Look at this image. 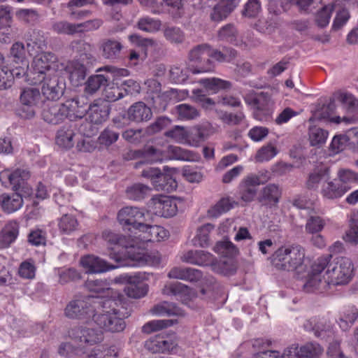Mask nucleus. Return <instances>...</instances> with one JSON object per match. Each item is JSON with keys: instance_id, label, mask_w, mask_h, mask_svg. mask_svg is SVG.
Masks as SVG:
<instances>
[{"instance_id": "nucleus-3", "label": "nucleus", "mask_w": 358, "mask_h": 358, "mask_svg": "<svg viewBox=\"0 0 358 358\" xmlns=\"http://www.w3.org/2000/svg\"><path fill=\"white\" fill-rule=\"evenodd\" d=\"M102 312L94 315V322L101 328L111 332H120L124 329V319L128 317V313L117 302L108 299L101 302Z\"/></svg>"}, {"instance_id": "nucleus-30", "label": "nucleus", "mask_w": 358, "mask_h": 358, "mask_svg": "<svg viewBox=\"0 0 358 358\" xmlns=\"http://www.w3.org/2000/svg\"><path fill=\"white\" fill-rule=\"evenodd\" d=\"M281 194V188L278 185L270 183L262 188L260 192L259 200L260 202L273 206L279 202Z\"/></svg>"}, {"instance_id": "nucleus-26", "label": "nucleus", "mask_w": 358, "mask_h": 358, "mask_svg": "<svg viewBox=\"0 0 358 358\" xmlns=\"http://www.w3.org/2000/svg\"><path fill=\"white\" fill-rule=\"evenodd\" d=\"M152 115L151 109L143 102L134 103L127 110L129 120L137 123L148 121Z\"/></svg>"}, {"instance_id": "nucleus-23", "label": "nucleus", "mask_w": 358, "mask_h": 358, "mask_svg": "<svg viewBox=\"0 0 358 358\" xmlns=\"http://www.w3.org/2000/svg\"><path fill=\"white\" fill-rule=\"evenodd\" d=\"M65 70L73 86L78 87L83 84L87 75V69L83 64L78 61H71L68 62Z\"/></svg>"}, {"instance_id": "nucleus-16", "label": "nucleus", "mask_w": 358, "mask_h": 358, "mask_svg": "<svg viewBox=\"0 0 358 358\" xmlns=\"http://www.w3.org/2000/svg\"><path fill=\"white\" fill-rule=\"evenodd\" d=\"M38 84L41 85L43 95L49 100H57L63 94L64 83L59 81L55 73H48Z\"/></svg>"}, {"instance_id": "nucleus-4", "label": "nucleus", "mask_w": 358, "mask_h": 358, "mask_svg": "<svg viewBox=\"0 0 358 358\" xmlns=\"http://www.w3.org/2000/svg\"><path fill=\"white\" fill-rule=\"evenodd\" d=\"M305 255V249L300 245H282L273 254L271 262L278 269L293 271L303 264Z\"/></svg>"}, {"instance_id": "nucleus-5", "label": "nucleus", "mask_w": 358, "mask_h": 358, "mask_svg": "<svg viewBox=\"0 0 358 358\" xmlns=\"http://www.w3.org/2000/svg\"><path fill=\"white\" fill-rule=\"evenodd\" d=\"M62 66L55 54L49 52L38 53L34 57L31 70L27 74L26 80L31 85H38L45 75L55 73Z\"/></svg>"}, {"instance_id": "nucleus-57", "label": "nucleus", "mask_w": 358, "mask_h": 358, "mask_svg": "<svg viewBox=\"0 0 358 358\" xmlns=\"http://www.w3.org/2000/svg\"><path fill=\"white\" fill-rule=\"evenodd\" d=\"M117 83H112L106 85L103 95L108 101H115L124 96L123 90L117 86Z\"/></svg>"}, {"instance_id": "nucleus-32", "label": "nucleus", "mask_w": 358, "mask_h": 358, "mask_svg": "<svg viewBox=\"0 0 358 358\" xmlns=\"http://www.w3.org/2000/svg\"><path fill=\"white\" fill-rule=\"evenodd\" d=\"M236 8V5L230 0H220L216 4L210 17L211 20L214 22H221L226 19L229 14Z\"/></svg>"}, {"instance_id": "nucleus-42", "label": "nucleus", "mask_w": 358, "mask_h": 358, "mask_svg": "<svg viewBox=\"0 0 358 358\" xmlns=\"http://www.w3.org/2000/svg\"><path fill=\"white\" fill-rule=\"evenodd\" d=\"M214 229V226L210 223L205 224L196 230V234L192 239L194 246L206 248L210 245V231Z\"/></svg>"}, {"instance_id": "nucleus-18", "label": "nucleus", "mask_w": 358, "mask_h": 358, "mask_svg": "<svg viewBox=\"0 0 358 358\" xmlns=\"http://www.w3.org/2000/svg\"><path fill=\"white\" fill-rule=\"evenodd\" d=\"M110 113L108 105L103 100H95L87 110V119L94 124H101L107 120Z\"/></svg>"}, {"instance_id": "nucleus-60", "label": "nucleus", "mask_w": 358, "mask_h": 358, "mask_svg": "<svg viewBox=\"0 0 358 358\" xmlns=\"http://www.w3.org/2000/svg\"><path fill=\"white\" fill-rule=\"evenodd\" d=\"M10 57L17 64L27 62L24 45L22 42L14 43L10 50Z\"/></svg>"}, {"instance_id": "nucleus-64", "label": "nucleus", "mask_w": 358, "mask_h": 358, "mask_svg": "<svg viewBox=\"0 0 358 358\" xmlns=\"http://www.w3.org/2000/svg\"><path fill=\"white\" fill-rule=\"evenodd\" d=\"M237 37V30L231 24L223 26L218 31V38L221 41L235 43Z\"/></svg>"}, {"instance_id": "nucleus-19", "label": "nucleus", "mask_w": 358, "mask_h": 358, "mask_svg": "<svg viewBox=\"0 0 358 358\" xmlns=\"http://www.w3.org/2000/svg\"><path fill=\"white\" fill-rule=\"evenodd\" d=\"M81 266L89 273H100L114 269L119 266H112L104 259L94 255H87L80 259Z\"/></svg>"}, {"instance_id": "nucleus-11", "label": "nucleus", "mask_w": 358, "mask_h": 358, "mask_svg": "<svg viewBox=\"0 0 358 358\" xmlns=\"http://www.w3.org/2000/svg\"><path fill=\"white\" fill-rule=\"evenodd\" d=\"M29 176V171L24 169H18L13 172L5 170L0 173V180L5 185H11L15 191L21 189L24 192L23 196H29L32 193L31 189L26 184V180Z\"/></svg>"}, {"instance_id": "nucleus-40", "label": "nucleus", "mask_w": 358, "mask_h": 358, "mask_svg": "<svg viewBox=\"0 0 358 358\" xmlns=\"http://www.w3.org/2000/svg\"><path fill=\"white\" fill-rule=\"evenodd\" d=\"M308 135L310 145L313 147H320L326 143L329 132L322 127L312 125L308 128Z\"/></svg>"}, {"instance_id": "nucleus-6", "label": "nucleus", "mask_w": 358, "mask_h": 358, "mask_svg": "<svg viewBox=\"0 0 358 358\" xmlns=\"http://www.w3.org/2000/svg\"><path fill=\"white\" fill-rule=\"evenodd\" d=\"M59 354L67 358H117L118 349L116 346H98L87 353L81 348H75L70 343H62Z\"/></svg>"}, {"instance_id": "nucleus-34", "label": "nucleus", "mask_w": 358, "mask_h": 358, "mask_svg": "<svg viewBox=\"0 0 358 358\" xmlns=\"http://www.w3.org/2000/svg\"><path fill=\"white\" fill-rule=\"evenodd\" d=\"M349 189V186L341 185L338 182L329 181L322 184L321 194L326 199H335L341 197Z\"/></svg>"}, {"instance_id": "nucleus-59", "label": "nucleus", "mask_w": 358, "mask_h": 358, "mask_svg": "<svg viewBox=\"0 0 358 358\" xmlns=\"http://www.w3.org/2000/svg\"><path fill=\"white\" fill-rule=\"evenodd\" d=\"M189 71V66L188 69H182L179 66L171 67L169 73V80L176 84H181L187 80L188 78V72Z\"/></svg>"}, {"instance_id": "nucleus-10", "label": "nucleus", "mask_w": 358, "mask_h": 358, "mask_svg": "<svg viewBox=\"0 0 358 358\" xmlns=\"http://www.w3.org/2000/svg\"><path fill=\"white\" fill-rule=\"evenodd\" d=\"M102 297V296H88L71 301L66 307L65 315L72 319L85 320L87 322L92 317L94 320V305L92 306L91 301L94 298Z\"/></svg>"}, {"instance_id": "nucleus-24", "label": "nucleus", "mask_w": 358, "mask_h": 358, "mask_svg": "<svg viewBox=\"0 0 358 358\" xmlns=\"http://www.w3.org/2000/svg\"><path fill=\"white\" fill-rule=\"evenodd\" d=\"M163 293L166 295L178 296L184 303H187L196 296L194 291L179 282L167 283L163 289Z\"/></svg>"}, {"instance_id": "nucleus-1", "label": "nucleus", "mask_w": 358, "mask_h": 358, "mask_svg": "<svg viewBox=\"0 0 358 358\" xmlns=\"http://www.w3.org/2000/svg\"><path fill=\"white\" fill-rule=\"evenodd\" d=\"M354 271V264L348 257L331 259V255L320 257L310 266L303 289L313 292L326 289L330 285H346L352 280Z\"/></svg>"}, {"instance_id": "nucleus-50", "label": "nucleus", "mask_w": 358, "mask_h": 358, "mask_svg": "<svg viewBox=\"0 0 358 358\" xmlns=\"http://www.w3.org/2000/svg\"><path fill=\"white\" fill-rule=\"evenodd\" d=\"M177 323L176 320H154L145 323L142 328L144 333L150 334Z\"/></svg>"}, {"instance_id": "nucleus-13", "label": "nucleus", "mask_w": 358, "mask_h": 358, "mask_svg": "<svg viewBox=\"0 0 358 358\" xmlns=\"http://www.w3.org/2000/svg\"><path fill=\"white\" fill-rule=\"evenodd\" d=\"M149 208L152 213L164 217L175 215L178 210L176 201L164 195L153 197L149 203Z\"/></svg>"}, {"instance_id": "nucleus-43", "label": "nucleus", "mask_w": 358, "mask_h": 358, "mask_svg": "<svg viewBox=\"0 0 358 358\" xmlns=\"http://www.w3.org/2000/svg\"><path fill=\"white\" fill-rule=\"evenodd\" d=\"M141 231L148 234V236L143 238V241H161L167 238L169 235L167 230L158 225L146 224V227L143 228Z\"/></svg>"}, {"instance_id": "nucleus-62", "label": "nucleus", "mask_w": 358, "mask_h": 358, "mask_svg": "<svg viewBox=\"0 0 358 358\" xmlns=\"http://www.w3.org/2000/svg\"><path fill=\"white\" fill-rule=\"evenodd\" d=\"M325 221L320 216H310L306 223V231L308 234L320 233L324 229Z\"/></svg>"}, {"instance_id": "nucleus-54", "label": "nucleus", "mask_w": 358, "mask_h": 358, "mask_svg": "<svg viewBox=\"0 0 358 358\" xmlns=\"http://www.w3.org/2000/svg\"><path fill=\"white\" fill-rule=\"evenodd\" d=\"M58 225L61 232L69 234L77 229L78 223L74 216L66 214L60 218Z\"/></svg>"}, {"instance_id": "nucleus-33", "label": "nucleus", "mask_w": 358, "mask_h": 358, "mask_svg": "<svg viewBox=\"0 0 358 358\" xmlns=\"http://www.w3.org/2000/svg\"><path fill=\"white\" fill-rule=\"evenodd\" d=\"M19 234L18 224L15 221H10L5 225L0 232V248H6L10 246Z\"/></svg>"}, {"instance_id": "nucleus-2", "label": "nucleus", "mask_w": 358, "mask_h": 358, "mask_svg": "<svg viewBox=\"0 0 358 358\" xmlns=\"http://www.w3.org/2000/svg\"><path fill=\"white\" fill-rule=\"evenodd\" d=\"M103 237L110 251L109 256L120 263L119 266H141L147 262V257L137 237L131 238L105 231Z\"/></svg>"}, {"instance_id": "nucleus-48", "label": "nucleus", "mask_w": 358, "mask_h": 358, "mask_svg": "<svg viewBox=\"0 0 358 358\" xmlns=\"http://www.w3.org/2000/svg\"><path fill=\"white\" fill-rule=\"evenodd\" d=\"M322 352V348L315 343H308L301 346L299 345L300 358H319Z\"/></svg>"}, {"instance_id": "nucleus-7", "label": "nucleus", "mask_w": 358, "mask_h": 358, "mask_svg": "<svg viewBox=\"0 0 358 358\" xmlns=\"http://www.w3.org/2000/svg\"><path fill=\"white\" fill-rule=\"evenodd\" d=\"M210 46L206 43L192 48L188 55L190 72L199 74L213 71L214 65L210 59Z\"/></svg>"}, {"instance_id": "nucleus-38", "label": "nucleus", "mask_w": 358, "mask_h": 358, "mask_svg": "<svg viewBox=\"0 0 358 358\" xmlns=\"http://www.w3.org/2000/svg\"><path fill=\"white\" fill-rule=\"evenodd\" d=\"M151 313L154 315L164 316V315H184L183 310L178 307L175 303L163 301L153 306L151 309Z\"/></svg>"}, {"instance_id": "nucleus-17", "label": "nucleus", "mask_w": 358, "mask_h": 358, "mask_svg": "<svg viewBox=\"0 0 358 358\" xmlns=\"http://www.w3.org/2000/svg\"><path fill=\"white\" fill-rule=\"evenodd\" d=\"M337 99L345 106H348L350 113H355L356 115L352 117H343V118L340 116H334L330 118V121L336 124H339L342 122L346 124L357 122L358 120V101L354 96L349 93L341 92L338 94Z\"/></svg>"}, {"instance_id": "nucleus-28", "label": "nucleus", "mask_w": 358, "mask_h": 358, "mask_svg": "<svg viewBox=\"0 0 358 358\" xmlns=\"http://www.w3.org/2000/svg\"><path fill=\"white\" fill-rule=\"evenodd\" d=\"M95 3V0H70L66 3L69 10V16L73 20H81L91 15L88 10H79L78 8L87 7Z\"/></svg>"}, {"instance_id": "nucleus-20", "label": "nucleus", "mask_w": 358, "mask_h": 358, "mask_svg": "<svg viewBox=\"0 0 358 358\" xmlns=\"http://www.w3.org/2000/svg\"><path fill=\"white\" fill-rule=\"evenodd\" d=\"M214 132V128L210 124L187 129L186 144L192 147H198Z\"/></svg>"}, {"instance_id": "nucleus-9", "label": "nucleus", "mask_w": 358, "mask_h": 358, "mask_svg": "<svg viewBox=\"0 0 358 358\" xmlns=\"http://www.w3.org/2000/svg\"><path fill=\"white\" fill-rule=\"evenodd\" d=\"M69 342L75 348H81L85 351L84 345H93L103 340L101 330L90 327H76L69 331Z\"/></svg>"}, {"instance_id": "nucleus-15", "label": "nucleus", "mask_w": 358, "mask_h": 358, "mask_svg": "<svg viewBox=\"0 0 358 358\" xmlns=\"http://www.w3.org/2000/svg\"><path fill=\"white\" fill-rule=\"evenodd\" d=\"M144 211L136 207H125L120 210L117 218L123 226H131L134 229L140 231L146 227L143 224Z\"/></svg>"}, {"instance_id": "nucleus-56", "label": "nucleus", "mask_w": 358, "mask_h": 358, "mask_svg": "<svg viewBox=\"0 0 358 358\" xmlns=\"http://www.w3.org/2000/svg\"><path fill=\"white\" fill-rule=\"evenodd\" d=\"M338 178L341 185L349 186L358 181V173L352 170L341 169L338 171Z\"/></svg>"}, {"instance_id": "nucleus-41", "label": "nucleus", "mask_w": 358, "mask_h": 358, "mask_svg": "<svg viewBox=\"0 0 358 358\" xmlns=\"http://www.w3.org/2000/svg\"><path fill=\"white\" fill-rule=\"evenodd\" d=\"M110 78L101 74L90 76L85 83V92L87 94H94L101 86H105Z\"/></svg>"}, {"instance_id": "nucleus-55", "label": "nucleus", "mask_w": 358, "mask_h": 358, "mask_svg": "<svg viewBox=\"0 0 358 358\" xmlns=\"http://www.w3.org/2000/svg\"><path fill=\"white\" fill-rule=\"evenodd\" d=\"M119 138V133L112 130L109 127L105 128L100 134L97 143L103 147L108 148L115 143Z\"/></svg>"}, {"instance_id": "nucleus-58", "label": "nucleus", "mask_w": 358, "mask_h": 358, "mask_svg": "<svg viewBox=\"0 0 358 358\" xmlns=\"http://www.w3.org/2000/svg\"><path fill=\"white\" fill-rule=\"evenodd\" d=\"M150 190L148 186L138 183L128 187L126 192L130 199L140 200L143 199Z\"/></svg>"}, {"instance_id": "nucleus-12", "label": "nucleus", "mask_w": 358, "mask_h": 358, "mask_svg": "<svg viewBox=\"0 0 358 358\" xmlns=\"http://www.w3.org/2000/svg\"><path fill=\"white\" fill-rule=\"evenodd\" d=\"M40 100L41 94L38 89L34 87L23 89L20 96L22 105L20 109V115L25 119L34 117Z\"/></svg>"}, {"instance_id": "nucleus-47", "label": "nucleus", "mask_w": 358, "mask_h": 358, "mask_svg": "<svg viewBox=\"0 0 358 358\" xmlns=\"http://www.w3.org/2000/svg\"><path fill=\"white\" fill-rule=\"evenodd\" d=\"M137 27L141 31L155 33L161 29L162 21L159 19L145 16L138 20Z\"/></svg>"}, {"instance_id": "nucleus-45", "label": "nucleus", "mask_w": 358, "mask_h": 358, "mask_svg": "<svg viewBox=\"0 0 358 358\" xmlns=\"http://www.w3.org/2000/svg\"><path fill=\"white\" fill-rule=\"evenodd\" d=\"M213 250L226 257H234L239 253V250L231 241L224 239L217 242L213 248Z\"/></svg>"}, {"instance_id": "nucleus-53", "label": "nucleus", "mask_w": 358, "mask_h": 358, "mask_svg": "<svg viewBox=\"0 0 358 358\" xmlns=\"http://www.w3.org/2000/svg\"><path fill=\"white\" fill-rule=\"evenodd\" d=\"M278 151L272 143L262 147L255 155V160L259 162H268L275 157Z\"/></svg>"}, {"instance_id": "nucleus-63", "label": "nucleus", "mask_w": 358, "mask_h": 358, "mask_svg": "<svg viewBox=\"0 0 358 358\" xmlns=\"http://www.w3.org/2000/svg\"><path fill=\"white\" fill-rule=\"evenodd\" d=\"M52 29L57 34L72 35L78 33L77 24L59 21L53 24Z\"/></svg>"}, {"instance_id": "nucleus-21", "label": "nucleus", "mask_w": 358, "mask_h": 358, "mask_svg": "<svg viewBox=\"0 0 358 358\" xmlns=\"http://www.w3.org/2000/svg\"><path fill=\"white\" fill-rule=\"evenodd\" d=\"M261 184L259 177L250 175L246 177L239 185V194L242 201L251 202L257 193V187Z\"/></svg>"}, {"instance_id": "nucleus-44", "label": "nucleus", "mask_w": 358, "mask_h": 358, "mask_svg": "<svg viewBox=\"0 0 358 358\" xmlns=\"http://www.w3.org/2000/svg\"><path fill=\"white\" fill-rule=\"evenodd\" d=\"M199 83L202 85L208 91L216 93L222 90H227L231 87V83L225 80L218 78H203L199 80Z\"/></svg>"}, {"instance_id": "nucleus-31", "label": "nucleus", "mask_w": 358, "mask_h": 358, "mask_svg": "<svg viewBox=\"0 0 358 358\" xmlns=\"http://www.w3.org/2000/svg\"><path fill=\"white\" fill-rule=\"evenodd\" d=\"M0 204L3 211L11 213L19 210L23 204L22 195L19 193L2 194Z\"/></svg>"}, {"instance_id": "nucleus-27", "label": "nucleus", "mask_w": 358, "mask_h": 358, "mask_svg": "<svg viewBox=\"0 0 358 358\" xmlns=\"http://www.w3.org/2000/svg\"><path fill=\"white\" fill-rule=\"evenodd\" d=\"M63 106L66 118L71 120L83 118L87 113L85 102L80 99L67 100L63 103Z\"/></svg>"}, {"instance_id": "nucleus-14", "label": "nucleus", "mask_w": 358, "mask_h": 358, "mask_svg": "<svg viewBox=\"0 0 358 358\" xmlns=\"http://www.w3.org/2000/svg\"><path fill=\"white\" fill-rule=\"evenodd\" d=\"M145 278V275L141 273L125 276L124 280L127 282L124 288L125 294L132 299L144 297L148 292V285L143 282Z\"/></svg>"}, {"instance_id": "nucleus-61", "label": "nucleus", "mask_w": 358, "mask_h": 358, "mask_svg": "<svg viewBox=\"0 0 358 358\" xmlns=\"http://www.w3.org/2000/svg\"><path fill=\"white\" fill-rule=\"evenodd\" d=\"M329 179V173L325 170H320L310 174L306 185L309 189H315L319 184Z\"/></svg>"}, {"instance_id": "nucleus-49", "label": "nucleus", "mask_w": 358, "mask_h": 358, "mask_svg": "<svg viewBox=\"0 0 358 358\" xmlns=\"http://www.w3.org/2000/svg\"><path fill=\"white\" fill-rule=\"evenodd\" d=\"M161 6L173 17H180L184 13L183 0H162Z\"/></svg>"}, {"instance_id": "nucleus-46", "label": "nucleus", "mask_w": 358, "mask_h": 358, "mask_svg": "<svg viewBox=\"0 0 358 358\" xmlns=\"http://www.w3.org/2000/svg\"><path fill=\"white\" fill-rule=\"evenodd\" d=\"M234 204L236 203L229 198H222L208 210V215L210 217L216 218L231 209Z\"/></svg>"}, {"instance_id": "nucleus-29", "label": "nucleus", "mask_w": 358, "mask_h": 358, "mask_svg": "<svg viewBox=\"0 0 358 358\" xmlns=\"http://www.w3.org/2000/svg\"><path fill=\"white\" fill-rule=\"evenodd\" d=\"M306 330L313 331L317 337L324 338L329 336L328 333L331 329V324L326 318H311L303 324Z\"/></svg>"}, {"instance_id": "nucleus-35", "label": "nucleus", "mask_w": 358, "mask_h": 358, "mask_svg": "<svg viewBox=\"0 0 358 358\" xmlns=\"http://www.w3.org/2000/svg\"><path fill=\"white\" fill-rule=\"evenodd\" d=\"M76 132L71 126L65 125L58 130L56 143L62 148L69 149L74 145Z\"/></svg>"}, {"instance_id": "nucleus-37", "label": "nucleus", "mask_w": 358, "mask_h": 358, "mask_svg": "<svg viewBox=\"0 0 358 358\" xmlns=\"http://www.w3.org/2000/svg\"><path fill=\"white\" fill-rule=\"evenodd\" d=\"M358 318V309L354 306L344 307L340 311L338 325L343 330H348Z\"/></svg>"}, {"instance_id": "nucleus-22", "label": "nucleus", "mask_w": 358, "mask_h": 358, "mask_svg": "<svg viewBox=\"0 0 358 358\" xmlns=\"http://www.w3.org/2000/svg\"><path fill=\"white\" fill-rule=\"evenodd\" d=\"M180 259L182 262L199 266H207L214 262V257L210 252L203 250H189L184 252Z\"/></svg>"}, {"instance_id": "nucleus-25", "label": "nucleus", "mask_w": 358, "mask_h": 358, "mask_svg": "<svg viewBox=\"0 0 358 358\" xmlns=\"http://www.w3.org/2000/svg\"><path fill=\"white\" fill-rule=\"evenodd\" d=\"M63 108V104L55 103L46 104L42 112L43 119L44 121L52 124L60 123L66 118Z\"/></svg>"}, {"instance_id": "nucleus-36", "label": "nucleus", "mask_w": 358, "mask_h": 358, "mask_svg": "<svg viewBox=\"0 0 358 358\" xmlns=\"http://www.w3.org/2000/svg\"><path fill=\"white\" fill-rule=\"evenodd\" d=\"M101 48L106 59H115L119 57L123 45L118 40L108 38L103 41Z\"/></svg>"}, {"instance_id": "nucleus-52", "label": "nucleus", "mask_w": 358, "mask_h": 358, "mask_svg": "<svg viewBox=\"0 0 358 358\" xmlns=\"http://www.w3.org/2000/svg\"><path fill=\"white\" fill-rule=\"evenodd\" d=\"M176 110L178 114V118L181 120H193L199 115V113L196 108L186 103L177 106Z\"/></svg>"}, {"instance_id": "nucleus-8", "label": "nucleus", "mask_w": 358, "mask_h": 358, "mask_svg": "<svg viewBox=\"0 0 358 358\" xmlns=\"http://www.w3.org/2000/svg\"><path fill=\"white\" fill-rule=\"evenodd\" d=\"M145 155L153 162L166 159L194 161L195 158L192 152L176 145H168L163 150L149 146L145 150Z\"/></svg>"}, {"instance_id": "nucleus-39", "label": "nucleus", "mask_w": 358, "mask_h": 358, "mask_svg": "<svg viewBox=\"0 0 358 358\" xmlns=\"http://www.w3.org/2000/svg\"><path fill=\"white\" fill-rule=\"evenodd\" d=\"M256 356L260 358H266L267 357L273 358H300L299 345L297 344H292L285 348L282 355L278 351L265 350L258 352Z\"/></svg>"}, {"instance_id": "nucleus-51", "label": "nucleus", "mask_w": 358, "mask_h": 358, "mask_svg": "<svg viewBox=\"0 0 358 358\" xmlns=\"http://www.w3.org/2000/svg\"><path fill=\"white\" fill-rule=\"evenodd\" d=\"M55 272L59 278V283L65 285L80 278V274L75 268H57Z\"/></svg>"}]
</instances>
